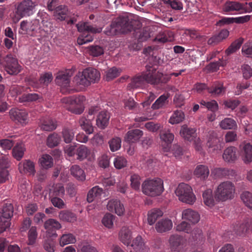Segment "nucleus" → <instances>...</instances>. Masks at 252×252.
<instances>
[{
  "label": "nucleus",
  "mask_w": 252,
  "mask_h": 252,
  "mask_svg": "<svg viewBox=\"0 0 252 252\" xmlns=\"http://www.w3.org/2000/svg\"><path fill=\"white\" fill-rule=\"evenodd\" d=\"M134 23L127 16H120L112 21L110 27L106 29L105 32L107 35L112 36L135 31Z\"/></svg>",
  "instance_id": "obj_1"
},
{
  "label": "nucleus",
  "mask_w": 252,
  "mask_h": 252,
  "mask_svg": "<svg viewBox=\"0 0 252 252\" xmlns=\"http://www.w3.org/2000/svg\"><path fill=\"white\" fill-rule=\"evenodd\" d=\"M235 187L230 181H224L220 183L215 191V197L219 201H225L234 197Z\"/></svg>",
  "instance_id": "obj_2"
},
{
  "label": "nucleus",
  "mask_w": 252,
  "mask_h": 252,
  "mask_svg": "<svg viewBox=\"0 0 252 252\" xmlns=\"http://www.w3.org/2000/svg\"><path fill=\"white\" fill-rule=\"evenodd\" d=\"M76 26L78 31L82 32L77 39V43L79 45H83L92 41L93 34L99 33L101 31V29L94 28L87 22L78 24Z\"/></svg>",
  "instance_id": "obj_3"
},
{
  "label": "nucleus",
  "mask_w": 252,
  "mask_h": 252,
  "mask_svg": "<svg viewBox=\"0 0 252 252\" xmlns=\"http://www.w3.org/2000/svg\"><path fill=\"white\" fill-rule=\"evenodd\" d=\"M143 192L149 196L159 195L163 191V181L159 178L145 181L142 185Z\"/></svg>",
  "instance_id": "obj_4"
},
{
  "label": "nucleus",
  "mask_w": 252,
  "mask_h": 252,
  "mask_svg": "<svg viewBox=\"0 0 252 252\" xmlns=\"http://www.w3.org/2000/svg\"><path fill=\"white\" fill-rule=\"evenodd\" d=\"M175 193L179 199L183 202L193 204L196 200L192 189L190 186L182 183L179 185L175 190Z\"/></svg>",
  "instance_id": "obj_5"
},
{
  "label": "nucleus",
  "mask_w": 252,
  "mask_h": 252,
  "mask_svg": "<svg viewBox=\"0 0 252 252\" xmlns=\"http://www.w3.org/2000/svg\"><path fill=\"white\" fill-rule=\"evenodd\" d=\"M0 64L10 75H16L21 70V66L18 63L17 59L11 54L0 57Z\"/></svg>",
  "instance_id": "obj_6"
},
{
  "label": "nucleus",
  "mask_w": 252,
  "mask_h": 252,
  "mask_svg": "<svg viewBox=\"0 0 252 252\" xmlns=\"http://www.w3.org/2000/svg\"><path fill=\"white\" fill-rule=\"evenodd\" d=\"M13 214V205L11 203L5 204L0 212V234L10 226Z\"/></svg>",
  "instance_id": "obj_7"
},
{
  "label": "nucleus",
  "mask_w": 252,
  "mask_h": 252,
  "mask_svg": "<svg viewBox=\"0 0 252 252\" xmlns=\"http://www.w3.org/2000/svg\"><path fill=\"white\" fill-rule=\"evenodd\" d=\"M85 97L83 95H73L62 99L63 103L69 104L72 106L70 111L75 114H81L84 110V102Z\"/></svg>",
  "instance_id": "obj_8"
},
{
  "label": "nucleus",
  "mask_w": 252,
  "mask_h": 252,
  "mask_svg": "<svg viewBox=\"0 0 252 252\" xmlns=\"http://www.w3.org/2000/svg\"><path fill=\"white\" fill-rule=\"evenodd\" d=\"M169 247L172 252H182L186 246V239L178 234H171L168 239Z\"/></svg>",
  "instance_id": "obj_9"
},
{
  "label": "nucleus",
  "mask_w": 252,
  "mask_h": 252,
  "mask_svg": "<svg viewBox=\"0 0 252 252\" xmlns=\"http://www.w3.org/2000/svg\"><path fill=\"white\" fill-rule=\"evenodd\" d=\"M146 71L141 75L136 76L133 77L131 82L128 84V87L130 89H136L142 86L145 82L150 83L149 79L152 78L151 71V66L147 65Z\"/></svg>",
  "instance_id": "obj_10"
},
{
  "label": "nucleus",
  "mask_w": 252,
  "mask_h": 252,
  "mask_svg": "<svg viewBox=\"0 0 252 252\" xmlns=\"http://www.w3.org/2000/svg\"><path fill=\"white\" fill-rule=\"evenodd\" d=\"M36 4L32 0H24L18 5L16 13L21 17L29 16L33 14Z\"/></svg>",
  "instance_id": "obj_11"
},
{
  "label": "nucleus",
  "mask_w": 252,
  "mask_h": 252,
  "mask_svg": "<svg viewBox=\"0 0 252 252\" xmlns=\"http://www.w3.org/2000/svg\"><path fill=\"white\" fill-rule=\"evenodd\" d=\"M151 71L152 78L149 80L151 84H158L159 83L166 84L171 79L170 75H165L157 71V68L154 66H151Z\"/></svg>",
  "instance_id": "obj_12"
},
{
  "label": "nucleus",
  "mask_w": 252,
  "mask_h": 252,
  "mask_svg": "<svg viewBox=\"0 0 252 252\" xmlns=\"http://www.w3.org/2000/svg\"><path fill=\"white\" fill-rule=\"evenodd\" d=\"M75 156L76 159L80 161L85 159L91 161L94 158L91 149L84 145H81L76 148Z\"/></svg>",
  "instance_id": "obj_13"
},
{
  "label": "nucleus",
  "mask_w": 252,
  "mask_h": 252,
  "mask_svg": "<svg viewBox=\"0 0 252 252\" xmlns=\"http://www.w3.org/2000/svg\"><path fill=\"white\" fill-rule=\"evenodd\" d=\"M9 115L12 120L21 124H26L28 122V113L25 110L13 108L10 110Z\"/></svg>",
  "instance_id": "obj_14"
},
{
  "label": "nucleus",
  "mask_w": 252,
  "mask_h": 252,
  "mask_svg": "<svg viewBox=\"0 0 252 252\" xmlns=\"http://www.w3.org/2000/svg\"><path fill=\"white\" fill-rule=\"evenodd\" d=\"M39 21L37 19H34L30 22L23 21L20 24L19 32L22 34H30L31 32L36 31L39 28Z\"/></svg>",
  "instance_id": "obj_15"
},
{
  "label": "nucleus",
  "mask_w": 252,
  "mask_h": 252,
  "mask_svg": "<svg viewBox=\"0 0 252 252\" xmlns=\"http://www.w3.org/2000/svg\"><path fill=\"white\" fill-rule=\"evenodd\" d=\"M72 75V72L71 70H66L59 72L55 79L56 83L62 87H67L69 85L70 77Z\"/></svg>",
  "instance_id": "obj_16"
},
{
  "label": "nucleus",
  "mask_w": 252,
  "mask_h": 252,
  "mask_svg": "<svg viewBox=\"0 0 252 252\" xmlns=\"http://www.w3.org/2000/svg\"><path fill=\"white\" fill-rule=\"evenodd\" d=\"M216 178H226L233 179L236 176V172L234 170L226 168H215L211 171Z\"/></svg>",
  "instance_id": "obj_17"
},
{
  "label": "nucleus",
  "mask_w": 252,
  "mask_h": 252,
  "mask_svg": "<svg viewBox=\"0 0 252 252\" xmlns=\"http://www.w3.org/2000/svg\"><path fill=\"white\" fill-rule=\"evenodd\" d=\"M129 252H149L142 240L141 236H137L132 241V243L128 246Z\"/></svg>",
  "instance_id": "obj_18"
},
{
  "label": "nucleus",
  "mask_w": 252,
  "mask_h": 252,
  "mask_svg": "<svg viewBox=\"0 0 252 252\" xmlns=\"http://www.w3.org/2000/svg\"><path fill=\"white\" fill-rule=\"evenodd\" d=\"M39 127L43 131H51L57 127V122L49 117H42L39 120Z\"/></svg>",
  "instance_id": "obj_19"
},
{
  "label": "nucleus",
  "mask_w": 252,
  "mask_h": 252,
  "mask_svg": "<svg viewBox=\"0 0 252 252\" xmlns=\"http://www.w3.org/2000/svg\"><path fill=\"white\" fill-rule=\"evenodd\" d=\"M208 93L214 97L220 96L225 94L226 89L220 82H215L211 86L207 88Z\"/></svg>",
  "instance_id": "obj_20"
},
{
  "label": "nucleus",
  "mask_w": 252,
  "mask_h": 252,
  "mask_svg": "<svg viewBox=\"0 0 252 252\" xmlns=\"http://www.w3.org/2000/svg\"><path fill=\"white\" fill-rule=\"evenodd\" d=\"M243 9V5L237 1H226L222 7L223 11L228 14H232Z\"/></svg>",
  "instance_id": "obj_21"
},
{
  "label": "nucleus",
  "mask_w": 252,
  "mask_h": 252,
  "mask_svg": "<svg viewBox=\"0 0 252 252\" xmlns=\"http://www.w3.org/2000/svg\"><path fill=\"white\" fill-rule=\"evenodd\" d=\"M252 229V219H248L242 222H238L234 226V230L238 235H242L249 230Z\"/></svg>",
  "instance_id": "obj_22"
},
{
  "label": "nucleus",
  "mask_w": 252,
  "mask_h": 252,
  "mask_svg": "<svg viewBox=\"0 0 252 252\" xmlns=\"http://www.w3.org/2000/svg\"><path fill=\"white\" fill-rule=\"evenodd\" d=\"M240 154L245 163L252 161V145L249 143H244L240 145Z\"/></svg>",
  "instance_id": "obj_23"
},
{
  "label": "nucleus",
  "mask_w": 252,
  "mask_h": 252,
  "mask_svg": "<svg viewBox=\"0 0 252 252\" xmlns=\"http://www.w3.org/2000/svg\"><path fill=\"white\" fill-rule=\"evenodd\" d=\"M107 209L112 212H115L118 216L122 215L125 211L123 204L117 199L109 200L107 205Z\"/></svg>",
  "instance_id": "obj_24"
},
{
  "label": "nucleus",
  "mask_w": 252,
  "mask_h": 252,
  "mask_svg": "<svg viewBox=\"0 0 252 252\" xmlns=\"http://www.w3.org/2000/svg\"><path fill=\"white\" fill-rule=\"evenodd\" d=\"M19 169L21 173L34 175L35 173L34 163L30 160H25L19 164Z\"/></svg>",
  "instance_id": "obj_25"
},
{
  "label": "nucleus",
  "mask_w": 252,
  "mask_h": 252,
  "mask_svg": "<svg viewBox=\"0 0 252 252\" xmlns=\"http://www.w3.org/2000/svg\"><path fill=\"white\" fill-rule=\"evenodd\" d=\"M44 227L48 233H51L52 236H56V230L61 228V224L57 220L50 219L44 222Z\"/></svg>",
  "instance_id": "obj_26"
},
{
  "label": "nucleus",
  "mask_w": 252,
  "mask_h": 252,
  "mask_svg": "<svg viewBox=\"0 0 252 252\" xmlns=\"http://www.w3.org/2000/svg\"><path fill=\"white\" fill-rule=\"evenodd\" d=\"M173 226L171 220L168 219H161L156 224L155 228L158 233H163L170 230Z\"/></svg>",
  "instance_id": "obj_27"
},
{
  "label": "nucleus",
  "mask_w": 252,
  "mask_h": 252,
  "mask_svg": "<svg viewBox=\"0 0 252 252\" xmlns=\"http://www.w3.org/2000/svg\"><path fill=\"white\" fill-rule=\"evenodd\" d=\"M110 118V113L106 111H102L99 113L96 120V124L101 129H104L108 125Z\"/></svg>",
  "instance_id": "obj_28"
},
{
  "label": "nucleus",
  "mask_w": 252,
  "mask_h": 252,
  "mask_svg": "<svg viewBox=\"0 0 252 252\" xmlns=\"http://www.w3.org/2000/svg\"><path fill=\"white\" fill-rule=\"evenodd\" d=\"M237 149L233 146L227 148L223 152L222 157L224 161L227 162H234L237 159Z\"/></svg>",
  "instance_id": "obj_29"
},
{
  "label": "nucleus",
  "mask_w": 252,
  "mask_h": 252,
  "mask_svg": "<svg viewBox=\"0 0 252 252\" xmlns=\"http://www.w3.org/2000/svg\"><path fill=\"white\" fill-rule=\"evenodd\" d=\"M182 219L194 224L199 220L200 216L196 211L191 209H187L182 212Z\"/></svg>",
  "instance_id": "obj_30"
},
{
  "label": "nucleus",
  "mask_w": 252,
  "mask_h": 252,
  "mask_svg": "<svg viewBox=\"0 0 252 252\" xmlns=\"http://www.w3.org/2000/svg\"><path fill=\"white\" fill-rule=\"evenodd\" d=\"M196 131L194 128L184 125L182 126L180 134L185 139L191 141L193 140L197 136Z\"/></svg>",
  "instance_id": "obj_31"
},
{
  "label": "nucleus",
  "mask_w": 252,
  "mask_h": 252,
  "mask_svg": "<svg viewBox=\"0 0 252 252\" xmlns=\"http://www.w3.org/2000/svg\"><path fill=\"white\" fill-rule=\"evenodd\" d=\"M84 70V74L87 77L88 80L90 82V84H91V83H94L99 81L100 74L99 71L96 69L88 67Z\"/></svg>",
  "instance_id": "obj_32"
},
{
  "label": "nucleus",
  "mask_w": 252,
  "mask_h": 252,
  "mask_svg": "<svg viewBox=\"0 0 252 252\" xmlns=\"http://www.w3.org/2000/svg\"><path fill=\"white\" fill-rule=\"evenodd\" d=\"M143 134L142 130L135 129L129 130L125 137V140L128 143H133L138 141Z\"/></svg>",
  "instance_id": "obj_33"
},
{
  "label": "nucleus",
  "mask_w": 252,
  "mask_h": 252,
  "mask_svg": "<svg viewBox=\"0 0 252 252\" xmlns=\"http://www.w3.org/2000/svg\"><path fill=\"white\" fill-rule=\"evenodd\" d=\"M220 139L217 136V133L214 131L210 132L209 134L207 146L212 151L218 150L219 149Z\"/></svg>",
  "instance_id": "obj_34"
},
{
  "label": "nucleus",
  "mask_w": 252,
  "mask_h": 252,
  "mask_svg": "<svg viewBox=\"0 0 252 252\" xmlns=\"http://www.w3.org/2000/svg\"><path fill=\"white\" fill-rule=\"evenodd\" d=\"M132 238L130 229L126 227H123L119 232L120 241L125 245L128 247L131 243Z\"/></svg>",
  "instance_id": "obj_35"
},
{
  "label": "nucleus",
  "mask_w": 252,
  "mask_h": 252,
  "mask_svg": "<svg viewBox=\"0 0 252 252\" xmlns=\"http://www.w3.org/2000/svg\"><path fill=\"white\" fill-rule=\"evenodd\" d=\"M55 18L58 20H65L68 16V10L67 7L63 5H58L56 7L54 12Z\"/></svg>",
  "instance_id": "obj_36"
},
{
  "label": "nucleus",
  "mask_w": 252,
  "mask_h": 252,
  "mask_svg": "<svg viewBox=\"0 0 252 252\" xmlns=\"http://www.w3.org/2000/svg\"><path fill=\"white\" fill-rule=\"evenodd\" d=\"M79 124L82 129L85 131L87 134H90L94 132V127L90 119H88L83 116L81 117L79 120Z\"/></svg>",
  "instance_id": "obj_37"
},
{
  "label": "nucleus",
  "mask_w": 252,
  "mask_h": 252,
  "mask_svg": "<svg viewBox=\"0 0 252 252\" xmlns=\"http://www.w3.org/2000/svg\"><path fill=\"white\" fill-rule=\"evenodd\" d=\"M160 138L162 141L167 144V147L165 148V151L169 149V146L174 138V134L168 130H164L160 131Z\"/></svg>",
  "instance_id": "obj_38"
},
{
  "label": "nucleus",
  "mask_w": 252,
  "mask_h": 252,
  "mask_svg": "<svg viewBox=\"0 0 252 252\" xmlns=\"http://www.w3.org/2000/svg\"><path fill=\"white\" fill-rule=\"evenodd\" d=\"M64 194V187L61 184L54 185L50 189V197H62Z\"/></svg>",
  "instance_id": "obj_39"
},
{
  "label": "nucleus",
  "mask_w": 252,
  "mask_h": 252,
  "mask_svg": "<svg viewBox=\"0 0 252 252\" xmlns=\"http://www.w3.org/2000/svg\"><path fill=\"white\" fill-rule=\"evenodd\" d=\"M169 95L163 94L160 95L153 104L152 108L154 110L161 108L168 104Z\"/></svg>",
  "instance_id": "obj_40"
},
{
  "label": "nucleus",
  "mask_w": 252,
  "mask_h": 252,
  "mask_svg": "<svg viewBox=\"0 0 252 252\" xmlns=\"http://www.w3.org/2000/svg\"><path fill=\"white\" fill-rule=\"evenodd\" d=\"M219 126L223 129H234L237 127L236 121L231 118H225L219 124Z\"/></svg>",
  "instance_id": "obj_41"
},
{
  "label": "nucleus",
  "mask_w": 252,
  "mask_h": 252,
  "mask_svg": "<svg viewBox=\"0 0 252 252\" xmlns=\"http://www.w3.org/2000/svg\"><path fill=\"white\" fill-rule=\"evenodd\" d=\"M103 189L98 186H95L89 190L87 200L88 202H92L95 198L99 197L102 193Z\"/></svg>",
  "instance_id": "obj_42"
},
{
  "label": "nucleus",
  "mask_w": 252,
  "mask_h": 252,
  "mask_svg": "<svg viewBox=\"0 0 252 252\" xmlns=\"http://www.w3.org/2000/svg\"><path fill=\"white\" fill-rule=\"evenodd\" d=\"M59 217L63 221L70 222H74L77 219V217L74 213L67 210L61 211Z\"/></svg>",
  "instance_id": "obj_43"
},
{
  "label": "nucleus",
  "mask_w": 252,
  "mask_h": 252,
  "mask_svg": "<svg viewBox=\"0 0 252 252\" xmlns=\"http://www.w3.org/2000/svg\"><path fill=\"white\" fill-rule=\"evenodd\" d=\"M194 174L196 177L204 180L208 177L209 170L206 165H199L196 166Z\"/></svg>",
  "instance_id": "obj_44"
},
{
  "label": "nucleus",
  "mask_w": 252,
  "mask_h": 252,
  "mask_svg": "<svg viewBox=\"0 0 252 252\" xmlns=\"http://www.w3.org/2000/svg\"><path fill=\"white\" fill-rule=\"evenodd\" d=\"M71 174L77 180L83 181L86 179L84 170L78 165H73L70 169Z\"/></svg>",
  "instance_id": "obj_45"
},
{
  "label": "nucleus",
  "mask_w": 252,
  "mask_h": 252,
  "mask_svg": "<svg viewBox=\"0 0 252 252\" xmlns=\"http://www.w3.org/2000/svg\"><path fill=\"white\" fill-rule=\"evenodd\" d=\"M73 82L77 85H82L84 87L88 86L90 82L88 80L87 77L84 74V70L82 72H79L74 77Z\"/></svg>",
  "instance_id": "obj_46"
},
{
  "label": "nucleus",
  "mask_w": 252,
  "mask_h": 252,
  "mask_svg": "<svg viewBox=\"0 0 252 252\" xmlns=\"http://www.w3.org/2000/svg\"><path fill=\"white\" fill-rule=\"evenodd\" d=\"M163 215L162 212L157 209L151 210L148 212V222L150 225L153 224L156 220Z\"/></svg>",
  "instance_id": "obj_47"
},
{
  "label": "nucleus",
  "mask_w": 252,
  "mask_h": 252,
  "mask_svg": "<svg viewBox=\"0 0 252 252\" xmlns=\"http://www.w3.org/2000/svg\"><path fill=\"white\" fill-rule=\"evenodd\" d=\"M185 119V114L181 110H176L174 112L169 120V123L174 125L182 122Z\"/></svg>",
  "instance_id": "obj_48"
},
{
  "label": "nucleus",
  "mask_w": 252,
  "mask_h": 252,
  "mask_svg": "<svg viewBox=\"0 0 252 252\" xmlns=\"http://www.w3.org/2000/svg\"><path fill=\"white\" fill-rule=\"evenodd\" d=\"M76 242L75 237L71 233L64 234L60 239V245L63 247L68 244H73Z\"/></svg>",
  "instance_id": "obj_49"
},
{
  "label": "nucleus",
  "mask_w": 252,
  "mask_h": 252,
  "mask_svg": "<svg viewBox=\"0 0 252 252\" xmlns=\"http://www.w3.org/2000/svg\"><path fill=\"white\" fill-rule=\"evenodd\" d=\"M37 235L36 227L34 226L31 227L28 233V245H33L36 242Z\"/></svg>",
  "instance_id": "obj_50"
},
{
  "label": "nucleus",
  "mask_w": 252,
  "mask_h": 252,
  "mask_svg": "<svg viewBox=\"0 0 252 252\" xmlns=\"http://www.w3.org/2000/svg\"><path fill=\"white\" fill-rule=\"evenodd\" d=\"M240 197L245 205L252 210V193L248 191H243Z\"/></svg>",
  "instance_id": "obj_51"
},
{
  "label": "nucleus",
  "mask_w": 252,
  "mask_h": 252,
  "mask_svg": "<svg viewBox=\"0 0 252 252\" xmlns=\"http://www.w3.org/2000/svg\"><path fill=\"white\" fill-rule=\"evenodd\" d=\"M243 42V39L240 38L235 40L229 47L226 50L225 53L227 55H229L238 50L241 46Z\"/></svg>",
  "instance_id": "obj_52"
},
{
  "label": "nucleus",
  "mask_w": 252,
  "mask_h": 252,
  "mask_svg": "<svg viewBox=\"0 0 252 252\" xmlns=\"http://www.w3.org/2000/svg\"><path fill=\"white\" fill-rule=\"evenodd\" d=\"M121 70L116 67H113L105 71V80L109 81L116 78L120 74Z\"/></svg>",
  "instance_id": "obj_53"
},
{
  "label": "nucleus",
  "mask_w": 252,
  "mask_h": 252,
  "mask_svg": "<svg viewBox=\"0 0 252 252\" xmlns=\"http://www.w3.org/2000/svg\"><path fill=\"white\" fill-rule=\"evenodd\" d=\"M227 62L226 60L220 59L218 61L210 63L207 66V69L211 72H216L219 69L220 66H224L226 65Z\"/></svg>",
  "instance_id": "obj_54"
},
{
  "label": "nucleus",
  "mask_w": 252,
  "mask_h": 252,
  "mask_svg": "<svg viewBox=\"0 0 252 252\" xmlns=\"http://www.w3.org/2000/svg\"><path fill=\"white\" fill-rule=\"evenodd\" d=\"M60 140V136L56 133H53L48 136L47 139V145L50 148L54 147L59 144Z\"/></svg>",
  "instance_id": "obj_55"
},
{
  "label": "nucleus",
  "mask_w": 252,
  "mask_h": 252,
  "mask_svg": "<svg viewBox=\"0 0 252 252\" xmlns=\"http://www.w3.org/2000/svg\"><path fill=\"white\" fill-rule=\"evenodd\" d=\"M204 203L208 206L214 205V200L212 194V190L211 189H207L205 190L202 194Z\"/></svg>",
  "instance_id": "obj_56"
},
{
  "label": "nucleus",
  "mask_w": 252,
  "mask_h": 252,
  "mask_svg": "<svg viewBox=\"0 0 252 252\" xmlns=\"http://www.w3.org/2000/svg\"><path fill=\"white\" fill-rule=\"evenodd\" d=\"M41 166L46 169L51 167L53 165V160L52 157L49 155H43L40 159Z\"/></svg>",
  "instance_id": "obj_57"
},
{
  "label": "nucleus",
  "mask_w": 252,
  "mask_h": 252,
  "mask_svg": "<svg viewBox=\"0 0 252 252\" xmlns=\"http://www.w3.org/2000/svg\"><path fill=\"white\" fill-rule=\"evenodd\" d=\"M162 1L173 9L181 10L183 9V4L179 0H162Z\"/></svg>",
  "instance_id": "obj_58"
},
{
  "label": "nucleus",
  "mask_w": 252,
  "mask_h": 252,
  "mask_svg": "<svg viewBox=\"0 0 252 252\" xmlns=\"http://www.w3.org/2000/svg\"><path fill=\"white\" fill-rule=\"evenodd\" d=\"M62 136L63 141L66 143H70L74 138V133L72 129L68 127H64L62 131Z\"/></svg>",
  "instance_id": "obj_59"
},
{
  "label": "nucleus",
  "mask_w": 252,
  "mask_h": 252,
  "mask_svg": "<svg viewBox=\"0 0 252 252\" xmlns=\"http://www.w3.org/2000/svg\"><path fill=\"white\" fill-rule=\"evenodd\" d=\"M39 95L36 94H25L19 97L20 102H32L37 100Z\"/></svg>",
  "instance_id": "obj_60"
},
{
  "label": "nucleus",
  "mask_w": 252,
  "mask_h": 252,
  "mask_svg": "<svg viewBox=\"0 0 252 252\" xmlns=\"http://www.w3.org/2000/svg\"><path fill=\"white\" fill-rule=\"evenodd\" d=\"M25 148L22 144L15 146L12 150L13 157L18 160H20L24 156Z\"/></svg>",
  "instance_id": "obj_61"
},
{
  "label": "nucleus",
  "mask_w": 252,
  "mask_h": 252,
  "mask_svg": "<svg viewBox=\"0 0 252 252\" xmlns=\"http://www.w3.org/2000/svg\"><path fill=\"white\" fill-rule=\"evenodd\" d=\"M109 145L111 151H117L121 147V139L117 137L113 138L109 141Z\"/></svg>",
  "instance_id": "obj_62"
},
{
  "label": "nucleus",
  "mask_w": 252,
  "mask_h": 252,
  "mask_svg": "<svg viewBox=\"0 0 252 252\" xmlns=\"http://www.w3.org/2000/svg\"><path fill=\"white\" fill-rule=\"evenodd\" d=\"M115 217L111 214H106L102 220V223L104 226L110 228L113 225Z\"/></svg>",
  "instance_id": "obj_63"
},
{
  "label": "nucleus",
  "mask_w": 252,
  "mask_h": 252,
  "mask_svg": "<svg viewBox=\"0 0 252 252\" xmlns=\"http://www.w3.org/2000/svg\"><path fill=\"white\" fill-rule=\"evenodd\" d=\"M115 167L117 169H122L126 166L127 160L123 157H117L115 158L114 160Z\"/></svg>",
  "instance_id": "obj_64"
}]
</instances>
